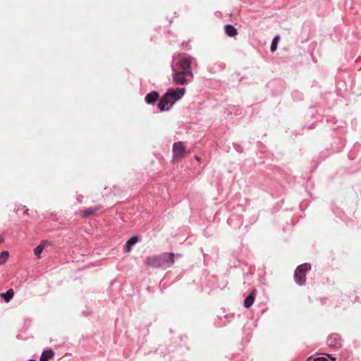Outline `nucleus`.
Segmentation results:
<instances>
[{"label": "nucleus", "instance_id": "obj_1", "mask_svg": "<svg viewBox=\"0 0 361 361\" xmlns=\"http://www.w3.org/2000/svg\"><path fill=\"white\" fill-rule=\"evenodd\" d=\"M193 62L196 66L197 65L196 59L191 56L181 57L176 61H175V56H173L171 68L173 85L184 86L193 81L194 74L192 70Z\"/></svg>", "mask_w": 361, "mask_h": 361}, {"label": "nucleus", "instance_id": "obj_2", "mask_svg": "<svg viewBox=\"0 0 361 361\" xmlns=\"http://www.w3.org/2000/svg\"><path fill=\"white\" fill-rule=\"evenodd\" d=\"M186 93L185 87L173 88L170 87L162 94L159 102L157 103L159 112L170 111L173 105L180 100Z\"/></svg>", "mask_w": 361, "mask_h": 361}, {"label": "nucleus", "instance_id": "obj_3", "mask_svg": "<svg viewBox=\"0 0 361 361\" xmlns=\"http://www.w3.org/2000/svg\"><path fill=\"white\" fill-rule=\"evenodd\" d=\"M175 255L173 252H163L158 255L148 257L147 264L153 268L167 269L174 263Z\"/></svg>", "mask_w": 361, "mask_h": 361}, {"label": "nucleus", "instance_id": "obj_4", "mask_svg": "<svg viewBox=\"0 0 361 361\" xmlns=\"http://www.w3.org/2000/svg\"><path fill=\"white\" fill-rule=\"evenodd\" d=\"M311 264L308 262L298 265L294 272V280L298 286H304L306 282V274L310 271Z\"/></svg>", "mask_w": 361, "mask_h": 361}, {"label": "nucleus", "instance_id": "obj_5", "mask_svg": "<svg viewBox=\"0 0 361 361\" xmlns=\"http://www.w3.org/2000/svg\"><path fill=\"white\" fill-rule=\"evenodd\" d=\"M326 344L331 349L339 350L343 347V340L339 334L332 333L327 336Z\"/></svg>", "mask_w": 361, "mask_h": 361}, {"label": "nucleus", "instance_id": "obj_6", "mask_svg": "<svg viewBox=\"0 0 361 361\" xmlns=\"http://www.w3.org/2000/svg\"><path fill=\"white\" fill-rule=\"evenodd\" d=\"M236 212L243 211V207L241 204H238L237 207L235 209ZM243 216L240 214H238L237 212H233L227 219V223L229 226L232 227H238L240 228L243 225Z\"/></svg>", "mask_w": 361, "mask_h": 361}, {"label": "nucleus", "instance_id": "obj_7", "mask_svg": "<svg viewBox=\"0 0 361 361\" xmlns=\"http://www.w3.org/2000/svg\"><path fill=\"white\" fill-rule=\"evenodd\" d=\"M173 158L174 159H178L184 157L187 154V150L183 145V142L178 141L175 142L173 144Z\"/></svg>", "mask_w": 361, "mask_h": 361}, {"label": "nucleus", "instance_id": "obj_8", "mask_svg": "<svg viewBox=\"0 0 361 361\" xmlns=\"http://www.w3.org/2000/svg\"><path fill=\"white\" fill-rule=\"evenodd\" d=\"M256 185L263 190L271 191L272 190V182L271 178L264 175H260L257 178Z\"/></svg>", "mask_w": 361, "mask_h": 361}, {"label": "nucleus", "instance_id": "obj_9", "mask_svg": "<svg viewBox=\"0 0 361 361\" xmlns=\"http://www.w3.org/2000/svg\"><path fill=\"white\" fill-rule=\"evenodd\" d=\"M161 98L159 92L152 90L145 95V102L148 105H154L157 102L159 103Z\"/></svg>", "mask_w": 361, "mask_h": 361}, {"label": "nucleus", "instance_id": "obj_10", "mask_svg": "<svg viewBox=\"0 0 361 361\" xmlns=\"http://www.w3.org/2000/svg\"><path fill=\"white\" fill-rule=\"evenodd\" d=\"M226 67V64L223 62H215L208 65L207 70L212 73H216L223 71Z\"/></svg>", "mask_w": 361, "mask_h": 361}, {"label": "nucleus", "instance_id": "obj_11", "mask_svg": "<svg viewBox=\"0 0 361 361\" xmlns=\"http://www.w3.org/2000/svg\"><path fill=\"white\" fill-rule=\"evenodd\" d=\"M312 117L313 118H314L317 121H320V122H323L324 118V116L319 114L318 112L316 114L312 113ZM325 118H326V123H331V124H332V126L334 124H336V120L335 117L331 116H325Z\"/></svg>", "mask_w": 361, "mask_h": 361}, {"label": "nucleus", "instance_id": "obj_12", "mask_svg": "<svg viewBox=\"0 0 361 361\" xmlns=\"http://www.w3.org/2000/svg\"><path fill=\"white\" fill-rule=\"evenodd\" d=\"M141 240L138 235H133L130 236L125 244L126 250L128 252L131 251L135 245Z\"/></svg>", "mask_w": 361, "mask_h": 361}, {"label": "nucleus", "instance_id": "obj_13", "mask_svg": "<svg viewBox=\"0 0 361 361\" xmlns=\"http://www.w3.org/2000/svg\"><path fill=\"white\" fill-rule=\"evenodd\" d=\"M256 297V289L253 288L252 290L247 295L244 300V307L247 309L250 308L254 303Z\"/></svg>", "mask_w": 361, "mask_h": 361}, {"label": "nucleus", "instance_id": "obj_14", "mask_svg": "<svg viewBox=\"0 0 361 361\" xmlns=\"http://www.w3.org/2000/svg\"><path fill=\"white\" fill-rule=\"evenodd\" d=\"M55 355V353L52 348L44 349L39 357V361H49Z\"/></svg>", "mask_w": 361, "mask_h": 361}, {"label": "nucleus", "instance_id": "obj_15", "mask_svg": "<svg viewBox=\"0 0 361 361\" xmlns=\"http://www.w3.org/2000/svg\"><path fill=\"white\" fill-rule=\"evenodd\" d=\"M224 32L226 35L230 37H235L238 34L237 28L231 24H226L224 25Z\"/></svg>", "mask_w": 361, "mask_h": 361}, {"label": "nucleus", "instance_id": "obj_16", "mask_svg": "<svg viewBox=\"0 0 361 361\" xmlns=\"http://www.w3.org/2000/svg\"><path fill=\"white\" fill-rule=\"evenodd\" d=\"M102 205H97L94 207H90L82 211L81 216L82 217H88L95 214L97 211L102 209Z\"/></svg>", "mask_w": 361, "mask_h": 361}, {"label": "nucleus", "instance_id": "obj_17", "mask_svg": "<svg viewBox=\"0 0 361 361\" xmlns=\"http://www.w3.org/2000/svg\"><path fill=\"white\" fill-rule=\"evenodd\" d=\"M14 297V290L9 288L6 292L0 293V298L6 303L9 302Z\"/></svg>", "mask_w": 361, "mask_h": 361}, {"label": "nucleus", "instance_id": "obj_18", "mask_svg": "<svg viewBox=\"0 0 361 361\" xmlns=\"http://www.w3.org/2000/svg\"><path fill=\"white\" fill-rule=\"evenodd\" d=\"M47 240H42L40 244L34 249V254L37 257H39L45 246L47 245Z\"/></svg>", "mask_w": 361, "mask_h": 361}, {"label": "nucleus", "instance_id": "obj_19", "mask_svg": "<svg viewBox=\"0 0 361 361\" xmlns=\"http://www.w3.org/2000/svg\"><path fill=\"white\" fill-rule=\"evenodd\" d=\"M149 325H147L146 326H145V328H142L141 329L140 327L137 328V331H140L141 334L143 335V338L140 339L139 338V342L142 345L144 344L145 342H146V339H145V336H147L149 334Z\"/></svg>", "mask_w": 361, "mask_h": 361}, {"label": "nucleus", "instance_id": "obj_20", "mask_svg": "<svg viewBox=\"0 0 361 361\" xmlns=\"http://www.w3.org/2000/svg\"><path fill=\"white\" fill-rule=\"evenodd\" d=\"M279 39H280L279 35H275L273 37L272 41L271 42V45H270V51L271 53H274L276 51Z\"/></svg>", "mask_w": 361, "mask_h": 361}, {"label": "nucleus", "instance_id": "obj_21", "mask_svg": "<svg viewBox=\"0 0 361 361\" xmlns=\"http://www.w3.org/2000/svg\"><path fill=\"white\" fill-rule=\"evenodd\" d=\"M291 97L293 100L297 101V102L302 101L304 97L303 94L300 91L297 90L292 91Z\"/></svg>", "mask_w": 361, "mask_h": 361}, {"label": "nucleus", "instance_id": "obj_22", "mask_svg": "<svg viewBox=\"0 0 361 361\" xmlns=\"http://www.w3.org/2000/svg\"><path fill=\"white\" fill-rule=\"evenodd\" d=\"M9 257V252L7 250H3L0 252V264H4L6 262Z\"/></svg>", "mask_w": 361, "mask_h": 361}, {"label": "nucleus", "instance_id": "obj_23", "mask_svg": "<svg viewBox=\"0 0 361 361\" xmlns=\"http://www.w3.org/2000/svg\"><path fill=\"white\" fill-rule=\"evenodd\" d=\"M224 317L226 320V322H223L222 324H221V326H226L227 324V323H229L230 321L234 317V314H225L224 316Z\"/></svg>", "mask_w": 361, "mask_h": 361}, {"label": "nucleus", "instance_id": "obj_24", "mask_svg": "<svg viewBox=\"0 0 361 361\" xmlns=\"http://www.w3.org/2000/svg\"><path fill=\"white\" fill-rule=\"evenodd\" d=\"M233 147L238 153L243 152V148L242 147L240 144L233 143Z\"/></svg>", "mask_w": 361, "mask_h": 361}, {"label": "nucleus", "instance_id": "obj_25", "mask_svg": "<svg viewBox=\"0 0 361 361\" xmlns=\"http://www.w3.org/2000/svg\"><path fill=\"white\" fill-rule=\"evenodd\" d=\"M257 219H258V216H257V215H255H255H252V216L250 218V219H249V223H250V224H249V225L250 226V225L254 224L257 221Z\"/></svg>", "mask_w": 361, "mask_h": 361}, {"label": "nucleus", "instance_id": "obj_26", "mask_svg": "<svg viewBox=\"0 0 361 361\" xmlns=\"http://www.w3.org/2000/svg\"><path fill=\"white\" fill-rule=\"evenodd\" d=\"M313 361H329V359L324 356L316 357L313 359Z\"/></svg>", "mask_w": 361, "mask_h": 361}, {"label": "nucleus", "instance_id": "obj_27", "mask_svg": "<svg viewBox=\"0 0 361 361\" xmlns=\"http://www.w3.org/2000/svg\"><path fill=\"white\" fill-rule=\"evenodd\" d=\"M324 355L326 356H327L328 359H329L331 361H336L337 360V358L335 356H334L332 354L325 353Z\"/></svg>", "mask_w": 361, "mask_h": 361}, {"label": "nucleus", "instance_id": "obj_28", "mask_svg": "<svg viewBox=\"0 0 361 361\" xmlns=\"http://www.w3.org/2000/svg\"><path fill=\"white\" fill-rule=\"evenodd\" d=\"M21 208H22V209L23 210V214L24 215H28V211H29V209L26 207V206H25V205H21Z\"/></svg>", "mask_w": 361, "mask_h": 361}, {"label": "nucleus", "instance_id": "obj_29", "mask_svg": "<svg viewBox=\"0 0 361 361\" xmlns=\"http://www.w3.org/2000/svg\"><path fill=\"white\" fill-rule=\"evenodd\" d=\"M83 199V196L82 195H78L76 197V200L78 203H81Z\"/></svg>", "mask_w": 361, "mask_h": 361}, {"label": "nucleus", "instance_id": "obj_30", "mask_svg": "<svg viewBox=\"0 0 361 361\" xmlns=\"http://www.w3.org/2000/svg\"><path fill=\"white\" fill-rule=\"evenodd\" d=\"M21 209H22V208H21V205H20V206H18L17 208H16V209H14V212H15L16 214H18V212H19L20 211H21Z\"/></svg>", "mask_w": 361, "mask_h": 361}, {"label": "nucleus", "instance_id": "obj_31", "mask_svg": "<svg viewBox=\"0 0 361 361\" xmlns=\"http://www.w3.org/2000/svg\"><path fill=\"white\" fill-rule=\"evenodd\" d=\"M314 126V123H312L310 126H305V127H306L307 129H312L313 128Z\"/></svg>", "mask_w": 361, "mask_h": 361}, {"label": "nucleus", "instance_id": "obj_32", "mask_svg": "<svg viewBox=\"0 0 361 361\" xmlns=\"http://www.w3.org/2000/svg\"><path fill=\"white\" fill-rule=\"evenodd\" d=\"M82 314L83 316H85V317H87V316H88V313H87L85 311H83V312H82Z\"/></svg>", "mask_w": 361, "mask_h": 361}, {"label": "nucleus", "instance_id": "obj_33", "mask_svg": "<svg viewBox=\"0 0 361 361\" xmlns=\"http://www.w3.org/2000/svg\"><path fill=\"white\" fill-rule=\"evenodd\" d=\"M184 338H187V336H181L180 337V340H181V341H183Z\"/></svg>", "mask_w": 361, "mask_h": 361}, {"label": "nucleus", "instance_id": "obj_34", "mask_svg": "<svg viewBox=\"0 0 361 361\" xmlns=\"http://www.w3.org/2000/svg\"><path fill=\"white\" fill-rule=\"evenodd\" d=\"M27 361H37L35 359L31 358L27 360Z\"/></svg>", "mask_w": 361, "mask_h": 361}, {"label": "nucleus", "instance_id": "obj_35", "mask_svg": "<svg viewBox=\"0 0 361 361\" xmlns=\"http://www.w3.org/2000/svg\"><path fill=\"white\" fill-rule=\"evenodd\" d=\"M174 17L175 18L178 17V14L176 13H174Z\"/></svg>", "mask_w": 361, "mask_h": 361}, {"label": "nucleus", "instance_id": "obj_36", "mask_svg": "<svg viewBox=\"0 0 361 361\" xmlns=\"http://www.w3.org/2000/svg\"><path fill=\"white\" fill-rule=\"evenodd\" d=\"M247 227H248V225H246V226H245V228H247ZM245 231L247 232V229H246V231Z\"/></svg>", "mask_w": 361, "mask_h": 361}, {"label": "nucleus", "instance_id": "obj_37", "mask_svg": "<svg viewBox=\"0 0 361 361\" xmlns=\"http://www.w3.org/2000/svg\"><path fill=\"white\" fill-rule=\"evenodd\" d=\"M16 337H17V338H18V339L20 338V336H19V335H17V336H16Z\"/></svg>", "mask_w": 361, "mask_h": 361}, {"label": "nucleus", "instance_id": "obj_38", "mask_svg": "<svg viewBox=\"0 0 361 361\" xmlns=\"http://www.w3.org/2000/svg\"><path fill=\"white\" fill-rule=\"evenodd\" d=\"M177 256L180 257V256H181V255L180 254H177Z\"/></svg>", "mask_w": 361, "mask_h": 361}]
</instances>
